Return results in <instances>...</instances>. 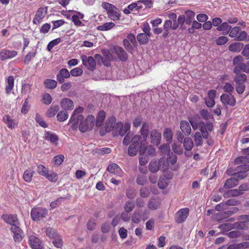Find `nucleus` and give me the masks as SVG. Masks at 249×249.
Segmentation results:
<instances>
[{"mask_svg": "<svg viewBox=\"0 0 249 249\" xmlns=\"http://www.w3.org/2000/svg\"><path fill=\"white\" fill-rule=\"evenodd\" d=\"M30 97L28 96V97L25 100L24 102L22 105V108L21 109V112L24 114H26L28 113L29 108H30L31 106L29 104V99Z\"/></svg>", "mask_w": 249, "mask_h": 249, "instance_id": "obj_51", "label": "nucleus"}, {"mask_svg": "<svg viewBox=\"0 0 249 249\" xmlns=\"http://www.w3.org/2000/svg\"><path fill=\"white\" fill-rule=\"evenodd\" d=\"M35 120L38 124L43 128H47L48 126V125L38 113L36 114Z\"/></svg>", "mask_w": 249, "mask_h": 249, "instance_id": "obj_52", "label": "nucleus"}, {"mask_svg": "<svg viewBox=\"0 0 249 249\" xmlns=\"http://www.w3.org/2000/svg\"><path fill=\"white\" fill-rule=\"evenodd\" d=\"M135 208V204L131 201H127L124 206V211L127 213L131 212Z\"/></svg>", "mask_w": 249, "mask_h": 249, "instance_id": "obj_58", "label": "nucleus"}, {"mask_svg": "<svg viewBox=\"0 0 249 249\" xmlns=\"http://www.w3.org/2000/svg\"><path fill=\"white\" fill-rule=\"evenodd\" d=\"M148 36L144 33L139 34L137 36V39L141 45H146L148 43Z\"/></svg>", "mask_w": 249, "mask_h": 249, "instance_id": "obj_40", "label": "nucleus"}, {"mask_svg": "<svg viewBox=\"0 0 249 249\" xmlns=\"http://www.w3.org/2000/svg\"><path fill=\"white\" fill-rule=\"evenodd\" d=\"M29 243L33 249H42L43 247L39 238L35 236H31L29 238Z\"/></svg>", "mask_w": 249, "mask_h": 249, "instance_id": "obj_18", "label": "nucleus"}, {"mask_svg": "<svg viewBox=\"0 0 249 249\" xmlns=\"http://www.w3.org/2000/svg\"><path fill=\"white\" fill-rule=\"evenodd\" d=\"M52 102V98L49 93H46L43 95L42 102L43 104L49 105Z\"/></svg>", "mask_w": 249, "mask_h": 249, "instance_id": "obj_64", "label": "nucleus"}, {"mask_svg": "<svg viewBox=\"0 0 249 249\" xmlns=\"http://www.w3.org/2000/svg\"><path fill=\"white\" fill-rule=\"evenodd\" d=\"M244 47V44L241 42H234L229 47V50L232 52H239Z\"/></svg>", "mask_w": 249, "mask_h": 249, "instance_id": "obj_28", "label": "nucleus"}, {"mask_svg": "<svg viewBox=\"0 0 249 249\" xmlns=\"http://www.w3.org/2000/svg\"><path fill=\"white\" fill-rule=\"evenodd\" d=\"M17 52L7 49H2L0 52V58L1 60L4 61L15 57L17 55Z\"/></svg>", "mask_w": 249, "mask_h": 249, "instance_id": "obj_12", "label": "nucleus"}, {"mask_svg": "<svg viewBox=\"0 0 249 249\" xmlns=\"http://www.w3.org/2000/svg\"><path fill=\"white\" fill-rule=\"evenodd\" d=\"M142 217V210L141 209L135 210L132 216V221L136 224L139 223Z\"/></svg>", "mask_w": 249, "mask_h": 249, "instance_id": "obj_25", "label": "nucleus"}, {"mask_svg": "<svg viewBox=\"0 0 249 249\" xmlns=\"http://www.w3.org/2000/svg\"><path fill=\"white\" fill-rule=\"evenodd\" d=\"M190 123L185 120H182L180 122V128L185 135L188 136L191 132Z\"/></svg>", "mask_w": 249, "mask_h": 249, "instance_id": "obj_22", "label": "nucleus"}, {"mask_svg": "<svg viewBox=\"0 0 249 249\" xmlns=\"http://www.w3.org/2000/svg\"><path fill=\"white\" fill-rule=\"evenodd\" d=\"M158 165L160 167L163 168V171L168 169L169 167V161L168 159H166L165 157L161 158L158 162Z\"/></svg>", "mask_w": 249, "mask_h": 249, "instance_id": "obj_35", "label": "nucleus"}, {"mask_svg": "<svg viewBox=\"0 0 249 249\" xmlns=\"http://www.w3.org/2000/svg\"><path fill=\"white\" fill-rule=\"evenodd\" d=\"M115 26V24L112 22H109L104 23L102 25L98 26L97 29L99 31H108Z\"/></svg>", "mask_w": 249, "mask_h": 249, "instance_id": "obj_39", "label": "nucleus"}, {"mask_svg": "<svg viewBox=\"0 0 249 249\" xmlns=\"http://www.w3.org/2000/svg\"><path fill=\"white\" fill-rule=\"evenodd\" d=\"M47 10L43 7L39 8L33 19V23L35 24H39L41 20L44 18L45 15L47 14Z\"/></svg>", "mask_w": 249, "mask_h": 249, "instance_id": "obj_13", "label": "nucleus"}, {"mask_svg": "<svg viewBox=\"0 0 249 249\" xmlns=\"http://www.w3.org/2000/svg\"><path fill=\"white\" fill-rule=\"evenodd\" d=\"M61 107L64 110H72L73 108L74 105L73 101L69 98H63L60 101Z\"/></svg>", "mask_w": 249, "mask_h": 249, "instance_id": "obj_19", "label": "nucleus"}, {"mask_svg": "<svg viewBox=\"0 0 249 249\" xmlns=\"http://www.w3.org/2000/svg\"><path fill=\"white\" fill-rule=\"evenodd\" d=\"M53 244L57 248H61L63 245V242L61 236L60 235L53 239Z\"/></svg>", "mask_w": 249, "mask_h": 249, "instance_id": "obj_61", "label": "nucleus"}, {"mask_svg": "<svg viewBox=\"0 0 249 249\" xmlns=\"http://www.w3.org/2000/svg\"><path fill=\"white\" fill-rule=\"evenodd\" d=\"M84 117L83 115L78 114L76 118H73V120H71V118L70 119L69 123H73L71 124V127L73 130H76L78 127L79 128L80 121H82Z\"/></svg>", "mask_w": 249, "mask_h": 249, "instance_id": "obj_26", "label": "nucleus"}, {"mask_svg": "<svg viewBox=\"0 0 249 249\" xmlns=\"http://www.w3.org/2000/svg\"><path fill=\"white\" fill-rule=\"evenodd\" d=\"M95 124V118L92 115H88L82 121H80L79 130L82 133L91 130Z\"/></svg>", "mask_w": 249, "mask_h": 249, "instance_id": "obj_2", "label": "nucleus"}, {"mask_svg": "<svg viewBox=\"0 0 249 249\" xmlns=\"http://www.w3.org/2000/svg\"><path fill=\"white\" fill-rule=\"evenodd\" d=\"M236 75L234 76L233 80L236 84L244 83L247 81V76L244 73L240 72L234 73Z\"/></svg>", "mask_w": 249, "mask_h": 249, "instance_id": "obj_31", "label": "nucleus"}, {"mask_svg": "<svg viewBox=\"0 0 249 249\" xmlns=\"http://www.w3.org/2000/svg\"><path fill=\"white\" fill-rule=\"evenodd\" d=\"M126 39H128L129 42L132 44L134 48L137 46V42L136 39V37L133 34L130 33L127 35Z\"/></svg>", "mask_w": 249, "mask_h": 249, "instance_id": "obj_63", "label": "nucleus"}, {"mask_svg": "<svg viewBox=\"0 0 249 249\" xmlns=\"http://www.w3.org/2000/svg\"><path fill=\"white\" fill-rule=\"evenodd\" d=\"M161 135L158 129H153L150 132L151 143L158 146L160 143Z\"/></svg>", "mask_w": 249, "mask_h": 249, "instance_id": "obj_11", "label": "nucleus"}, {"mask_svg": "<svg viewBox=\"0 0 249 249\" xmlns=\"http://www.w3.org/2000/svg\"><path fill=\"white\" fill-rule=\"evenodd\" d=\"M46 233L49 238L53 239L60 236L54 229L51 227H49L46 229Z\"/></svg>", "mask_w": 249, "mask_h": 249, "instance_id": "obj_42", "label": "nucleus"}, {"mask_svg": "<svg viewBox=\"0 0 249 249\" xmlns=\"http://www.w3.org/2000/svg\"><path fill=\"white\" fill-rule=\"evenodd\" d=\"M138 150V147L130 145L128 148V154L131 157L134 156L137 154Z\"/></svg>", "mask_w": 249, "mask_h": 249, "instance_id": "obj_57", "label": "nucleus"}, {"mask_svg": "<svg viewBox=\"0 0 249 249\" xmlns=\"http://www.w3.org/2000/svg\"><path fill=\"white\" fill-rule=\"evenodd\" d=\"M142 142H142V136L140 135H136L132 138L130 145L139 147V145Z\"/></svg>", "mask_w": 249, "mask_h": 249, "instance_id": "obj_47", "label": "nucleus"}, {"mask_svg": "<svg viewBox=\"0 0 249 249\" xmlns=\"http://www.w3.org/2000/svg\"><path fill=\"white\" fill-rule=\"evenodd\" d=\"M1 218L6 223L11 225L12 227L20 225L16 214H3Z\"/></svg>", "mask_w": 249, "mask_h": 249, "instance_id": "obj_10", "label": "nucleus"}, {"mask_svg": "<svg viewBox=\"0 0 249 249\" xmlns=\"http://www.w3.org/2000/svg\"><path fill=\"white\" fill-rule=\"evenodd\" d=\"M70 77V73L69 71L67 69L63 68L56 75V79L59 83H63L65 81V78H68Z\"/></svg>", "mask_w": 249, "mask_h": 249, "instance_id": "obj_16", "label": "nucleus"}, {"mask_svg": "<svg viewBox=\"0 0 249 249\" xmlns=\"http://www.w3.org/2000/svg\"><path fill=\"white\" fill-rule=\"evenodd\" d=\"M173 133L171 128H166L164 129L163 136L168 143H171L173 139Z\"/></svg>", "mask_w": 249, "mask_h": 249, "instance_id": "obj_30", "label": "nucleus"}, {"mask_svg": "<svg viewBox=\"0 0 249 249\" xmlns=\"http://www.w3.org/2000/svg\"><path fill=\"white\" fill-rule=\"evenodd\" d=\"M244 58L241 55H237L233 59V65L234 66L233 72L236 73L239 72V69L243 63Z\"/></svg>", "mask_w": 249, "mask_h": 249, "instance_id": "obj_20", "label": "nucleus"}, {"mask_svg": "<svg viewBox=\"0 0 249 249\" xmlns=\"http://www.w3.org/2000/svg\"><path fill=\"white\" fill-rule=\"evenodd\" d=\"M220 101L225 106L229 105L233 107L236 104V99L232 94H222L220 96Z\"/></svg>", "mask_w": 249, "mask_h": 249, "instance_id": "obj_6", "label": "nucleus"}, {"mask_svg": "<svg viewBox=\"0 0 249 249\" xmlns=\"http://www.w3.org/2000/svg\"><path fill=\"white\" fill-rule=\"evenodd\" d=\"M170 143L167 142L166 143L163 144L159 147L160 150L163 155L169 154L170 153V146L169 145Z\"/></svg>", "mask_w": 249, "mask_h": 249, "instance_id": "obj_50", "label": "nucleus"}, {"mask_svg": "<svg viewBox=\"0 0 249 249\" xmlns=\"http://www.w3.org/2000/svg\"><path fill=\"white\" fill-rule=\"evenodd\" d=\"M48 212V210L45 208L35 207L31 210V217L34 221H40L46 217Z\"/></svg>", "mask_w": 249, "mask_h": 249, "instance_id": "obj_3", "label": "nucleus"}, {"mask_svg": "<svg viewBox=\"0 0 249 249\" xmlns=\"http://www.w3.org/2000/svg\"><path fill=\"white\" fill-rule=\"evenodd\" d=\"M36 171L39 174L45 177L49 170L44 165L39 164L37 167Z\"/></svg>", "mask_w": 249, "mask_h": 249, "instance_id": "obj_59", "label": "nucleus"}, {"mask_svg": "<svg viewBox=\"0 0 249 249\" xmlns=\"http://www.w3.org/2000/svg\"><path fill=\"white\" fill-rule=\"evenodd\" d=\"M19 225H18L15 227H12L10 229L14 234L13 238L16 242H21L24 236V233L19 227Z\"/></svg>", "mask_w": 249, "mask_h": 249, "instance_id": "obj_8", "label": "nucleus"}, {"mask_svg": "<svg viewBox=\"0 0 249 249\" xmlns=\"http://www.w3.org/2000/svg\"><path fill=\"white\" fill-rule=\"evenodd\" d=\"M237 211L238 208L235 207L232 208L230 210H228L216 213L215 215V218L219 222H220L223 220L228 218Z\"/></svg>", "mask_w": 249, "mask_h": 249, "instance_id": "obj_9", "label": "nucleus"}, {"mask_svg": "<svg viewBox=\"0 0 249 249\" xmlns=\"http://www.w3.org/2000/svg\"><path fill=\"white\" fill-rule=\"evenodd\" d=\"M114 50L119 59L123 62H125L128 59V55L124 49L119 46H116Z\"/></svg>", "mask_w": 249, "mask_h": 249, "instance_id": "obj_17", "label": "nucleus"}, {"mask_svg": "<svg viewBox=\"0 0 249 249\" xmlns=\"http://www.w3.org/2000/svg\"><path fill=\"white\" fill-rule=\"evenodd\" d=\"M242 195V192L238 189H231L227 191V192L224 194V197L225 198L230 197H236Z\"/></svg>", "mask_w": 249, "mask_h": 249, "instance_id": "obj_33", "label": "nucleus"}, {"mask_svg": "<svg viewBox=\"0 0 249 249\" xmlns=\"http://www.w3.org/2000/svg\"><path fill=\"white\" fill-rule=\"evenodd\" d=\"M14 84V79L13 76H10L7 79V85L5 87V92L9 94L13 89Z\"/></svg>", "mask_w": 249, "mask_h": 249, "instance_id": "obj_41", "label": "nucleus"}, {"mask_svg": "<svg viewBox=\"0 0 249 249\" xmlns=\"http://www.w3.org/2000/svg\"><path fill=\"white\" fill-rule=\"evenodd\" d=\"M158 202L154 199H150L147 204L148 208L152 210H157L158 208Z\"/></svg>", "mask_w": 249, "mask_h": 249, "instance_id": "obj_55", "label": "nucleus"}, {"mask_svg": "<svg viewBox=\"0 0 249 249\" xmlns=\"http://www.w3.org/2000/svg\"><path fill=\"white\" fill-rule=\"evenodd\" d=\"M107 170L111 174L121 176L122 171L121 168L116 163H111L108 165Z\"/></svg>", "mask_w": 249, "mask_h": 249, "instance_id": "obj_23", "label": "nucleus"}, {"mask_svg": "<svg viewBox=\"0 0 249 249\" xmlns=\"http://www.w3.org/2000/svg\"><path fill=\"white\" fill-rule=\"evenodd\" d=\"M102 6L103 8L107 11L108 18L111 20L115 21L120 19L121 13L115 5L104 2L102 3Z\"/></svg>", "mask_w": 249, "mask_h": 249, "instance_id": "obj_1", "label": "nucleus"}, {"mask_svg": "<svg viewBox=\"0 0 249 249\" xmlns=\"http://www.w3.org/2000/svg\"><path fill=\"white\" fill-rule=\"evenodd\" d=\"M194 140L196 146H200L202 144V138L200 132L197 131L194 135Z\"/></svg>", "mask_w": 249, "mask_h": 249, "instance_id": "obj_53", "label": "nucleus"}, {"mask_svg": "<svg viewBox=\"0 0 249 249\" xmlns=\"http://www.w3.org/2000/svg\"><path fill=\"white\" fill-rule=\"evenodd\" d=\"M234 175L238 179H243L247 176V172L249 171V164L245 163L237 166L235 169Z\"/></svg>", "mask_w": 249, "mask_h": 249, "instance_id": "obj_4", "label": "nucleus"}, {"mask_svg": "<svg viewBox=\"0 0 249 249\" xmlns=\"http://www.w3.org/2000/svg\"><path fill=\"white\" fill-rule=\"evenodd\" d=\"M148 131V125L145 123H144L140 130V133L142 137L143 141L144 142L145 141L147 138Z\"/></svg>", "mask_w": 249, "mask_h": 249, "instance_id": "obj_43", "label": "nucleus"}, {"mask_svg": "<svg viewBox=\"0 0 249 249\" xmlns=\"http://www.w3.org/2000/svg\"><path fill=\"white\" fill-rule=\"evenodd\" d=\"M45 177L51 182H56L58 179L57 175L51 171L50 172L48 171L47 175Z\"/></svg>", "mask_w": 249, "mask_h": 249, "instance_id": "obj_49", "label": "nucleus"}, {"mask_svg": "<svg viewBox=\"0 0 249 249\" xmlns=\"http://www.w3.org/2000/svg\"><path fill=\"white\" fill-rule=\"evenodd\" d=\"M173 151L178 155H181L183 150L180 145H177L176 143H174L172 145Z\"/></svg>", "mask_w": 249, "mask_h": 249, "instance_id": "obj_62", "label": "nucleus"}, {"mask_svg": "<svg viewBox=\"0 0 249 249\" xmlns=\"http://www.w3.org/2000/svg\"><path fill=\"white\" fill-rule=\"evenodd\" d=\"M231 29V26L228 24L226 22L222 23L220 25L217 27V30L222 31L223 35H227L229 33Z\"/></svg>", "mask_w": 249, "mask_h": 249, "instance_id": "obj_34", "label": "nucleus"}, {"mask_svg": "<svg viewBox=\"0 0 249 249\" xmlns=\"http://www.w3.org/2000/svg\"><path fill=\"white\" fill-rule=\"evenodd\" d=\"M59 107L58 105L51 107L46 112V116L51 118L54 116L56 113L59 110Z\"/></svg>", "mask_w": 249, "mask_h": 249, "instance_id": "obj_46", "label": "nucleus"}, {"mask_svg": "<svg viewBox=\"0 0 249 249\" xmlns=\"http://www.w3.org/2000/svg\"><path fill=\"white\" fill-rule=\"evenodd\" d=\"M83 64L88 66V69L91 71H93L96 68V62L95 59L92 56H87L83 55L81 56Z\"/></svg>", "mask_w": 249, "mask_h": 249, "instance_id": "obj_7", "label": "nucleus"}, {"mask_svg": "<svg viewBox=\"0 0 249 249\" xmlns=\"http://www.w3.org/2000/svg\"><path fill=\"white\" fill-rule=\"evenodd\" d=\"M186 17V24L190 25L194 20L195 13L192 10H187L185 12Z\"/></svg>", "mask_w": 249, "mask_h": 249, "instance_id": "obj_37", "label": "nucleus"}, {"mask_svg": "<svg viewBox=\"0 0 249 249\" xmlns=\"http://www.w3.org/2000/svg\"><path fill=\"white\" fill-rule=\"evenodd\" d=\"M35 172L30 169L26 170L23 175L24 180L27 182H30L32 179Z\"/></svg>", "mask_w": 249, "mask_h": 249, "instance_id": "obj_44", "label": "nucleus"}, {"mask_svg": "<svg viewBox=\"0 0 249 249\" xmlns=\"http://www.w3.org/2000/svg\"><path fill=\"white\" fill-rule=\"evenodd\" d=\"M44 138L46 140L49 141L53 143H56L58 140V137L55 134L50 131L46 132Z\"/></svg>", "mask_w": 249, "mask_h": 249, "instance_id": "obj_32", "label": "nucleus"}, {"mask_svg": "<svg viewBox=\"0 0 249 249\" xmlns=\"http://www.w3.org/2000/svg\"><path fill=\"white\" fill-rule=\"evenodd\" d=\"M93 152L95 154L100 155L107 154L111 152V149L108 147H104L101 148H95Z\"/></svg>", "mask_w": 249, "mask_h": 249, "instance_id": "obj_45", "label": "nucleus"}, {"mask_svg": "<svg viewBox=\"0 0 249 249\" xmlns=\"http://www.w3.org/2000/svg\"><path fill=\"white\" fill-rule=\"evenodd\" d=\"M2 120L9 128L13 129L16 124L15 121L12 119L8 115H4L3 117Z\"/></svg>", "mask_w": 249, "mask_h": 249, "instance_id": "obj_27", "label": "nucleus"}, {"mask_svg": "<svg viewBox=\"0 0 249 249\" xmlns=\"http://www.w3.org/2000/svg\"><path fill=\"white\" fill-rule=\"evenodd\" d=\"M106 117V112L104 110H100L97 116L95 124L97 127L101 126Z\"/></svg>", "mask_w": 249, "mask_h": 249, "instance_id": "obj_24", "label": "nucleus"}, {"mask_svg": "<svg viewBox=\"0 0 249 249\" xmlns=\"http://www.w3.org/2000/svg\"><path fill=\"white\" fill-rule=\"evenodd\" d=\"M123 44L125 48V49L130 53H132V51L133 50V46L131 43L129 41L128 39H124L123 40Z\"/></svg>", "mask_w": 249, "mask_h": 249, "instance_id": "obj_56", "label": "nucleus"}, {"mask_svg": "<svg viewBox=\"0 0 249 249\" xmlns=\"http://www.w3.org/2000/svg\"><path fill=\"white\" fill-rule=\"evenodd\" d=\"M200 116L205 120H208L210 119H213V116L211 114L209 111L205 109H202L199 111Z\"/></svg>", "mask_w": 249, "mask_h": 249, "instance_id": "obj_48", "label": "nucleus"}, {"mask_svg": "<svg viewBox=\"0 0 249 249\" xmlns=\"http://www.w3.org/2000/svg\"><path fill=\"white\" fill-rule=\"evenodd\" d=\"M223 89L224 91V92L226 93H229L230 94H231V93L234 90V87L230 83L227 82L224 86Z\"/></svg>", "mask_w": 249, "mask_h": 249, "instance_id": "obj_60", "label": "nucleus"}, {"mask_svg": "<svg viewBox=\"0 0 249 249\" xmlns=\"http://www.w3.org/2000/svg\"><path fill=\"white\" fill-rule=\"evenodd\" d=\"M241 179L238 178L234 175H232V177L227 179L225 182L224 188L225 189H231L234 187L238 184V181Z\"/></svg>", "mask_w": 249, "mask_h": 249, "instance_id": "obj_15", "label": "nucleus"}, {"mask_svg": "<svg viewBox=\"0 0 249 249\" xmlns=\"http://www.w3.org/2000/svg\"><path fill=\"white\" fill-rule=\"evenodd\" d=\"M189 209L188 208H185L180 209L178 211L175 216V220L177 223H181L183 222L189 215Z\"/></svg>", "mask_w": 249, "mask_h": 249, "instance_id": "obj_5", "label": "nucleus"}, {"mask_svg": "<svg viewBox=\"0 0 249 249\" xmlns=\"http://www.w3.org/2000/svg\"><path fill=\"white\" fill-rule=\"evenodd\" d=\"M130 124L128 123H125L124 125L122 122H118L116 124L115 129L118 128V134L121 136H124L127 132L129 131Z\"/></svg>", "mask_w": 249, "mask_h": 249, "instance_id": "obj_14", "label": "nucleus"}, {"mask_svg": "<svg viewBox=\"0 0 249 249\" xmlns=\"http://www.w3.org/2000/svg\"><path fill=\"white\" fill-rule=\"evenodd\" d=\"M213 125L211 122L205 123L203 121L199 122V130L201 132L209 131L211 132L213 130Z\"/></svg>", "mask_w": 249, "mask_h": 249, "instance_id": "obj_21", "label": "nucleus"}, {"mask_svg": "<svg viewBox=\"0 0 249 249\" xmlns=\"http://www.w3.org/2000/svg\"><path fill=\"white\" fill-rule=\"evenodd\" d=\"M44 85L46 89H53L56 87L57 83L54 80L46 79L44 81Z\"/></svg>", "mask_w": 249, "mask_h": 249, "instance_id": "obj_36", "label": "nucleus"}, {"mask_svg": "<svg viewBox=\"0 0 249 249\" xmlns=\"http://www.w3.org/2000/svg\"><path fill=\"white\" fill-rule=\"evenodd\" d=\"M68 114L66 111H60L57 115V120L59 122H63L67 119Z\"/></svg>", "mask_w": 249, "mask_h": 249, "instance_id": "obj_54", "label": "nucleus"}, {"mask_svg": "<svg viewBox=\"0 0 249 249\" xmlns=\"http://www.w3.org/2000/svg\"><path fill=\"white\" fill-rule=\"evenodd\" d=\"M184 23H186V17L184 15H181L179 16L178 18V21L173 23V27L174 30L177 29L179 25H180V27L182 29H185V28L183 27V25Z\"/></svg>", "mask_w": 249, "mask_h": 249, "instance_id": "obj_29", "label": "nucleus"}, {"mask_svg": "<svg viewBox=\"0 0 249 249\" xmlns=\"http://www.w3.org/2000/svg\"><path fill=\"white\" fill-rule=\"evenodd\" d=\"M183 146L187 151H191L194 146V143L192 139L189 137L184 138L183 141Z\"/></svg>", "mask_w": 249, "mask_h": 249, "instance_id": "obj_38", "label": "nucleus"}]
</instances>
